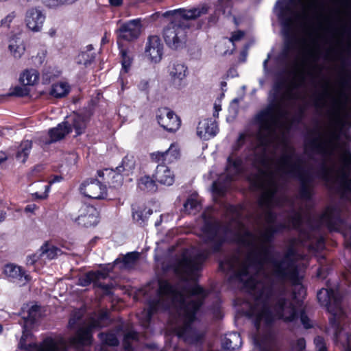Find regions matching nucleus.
<instances>
[{"instance_id": "obj_1", "label": "nucleus", "mask_w": 351, "mask_h": 351, "mask_svg": "<svg viewBox=\"0 0 351 351\" xmlns=\"http://www.w3.org/2000/svg\"><path fill=\"white\" fill-rule=\"evenodd\" d=\"M156 293L160 298L171 296L172 303L178 304V308L182 312L183 323L173 330L178 338L186 341L189 332L195 330L193 324L197 320V314L204 304V298L186 301L183 293L176 285L168 280L162 278L158 280Z\"/></svg>"}, {"instance_id": "obj_2", "label": "nucleus", "mask_w": 351, "mask_h": 351, "mask_svg": "<svg viewBox=\"0 0 351 351\" xmlns=\"http://www.w3.org/2000/svg\"><path fill=\"white\" fill-rule=\"evenodd\" d=\"M317 301L319 304L324 306L327 311L330 313L329 324L334 330V340L336 343H340L344 351H351V342L349 333L345 334V339L341 340L343 328L341 324L339 317L343 314L342 308V295L339 291L332 288H322L317 293Z\"/></svg>"}, {"instance_id": "obj_3", "label": "nucleus", "mask_w": 351, "mask_h": 351, "mask_svg": "<svg viewBox=\"0 0 351 351\" xmlns=\"http://www.w3.org/2000/svg\"><path fill=\"white\" fill-rule=\"evenodd\" d=\"M323 6V3L313 1L306 3L304 0H278L274 12L278 22H351L345 20H302L309 12Z\"/></svg>"}, {"instance_id": "obj_4", "label": "nucleus", "mask_w": 351, "mask_h": 351, "mask_svg": "<svg viewBox=\"0 0 351 351\" xmlns=\"http://www.w3.org/2000/svg\"><path fill=\"white\" fill-rule=\"evenodd\" d=\"M286 114L287 112L278 102L269 104L256 114L255 121L261 130L256 136L259 147L267 149L272 142V137L275 128L278 124L279 118L284 117Z\"/></svg>"}, {"instance_id": "obj_5", "label": "nucleus", "mask_w": 351, "mask_h": 351, "mask_svg": "<svg viewBox=\"0 0 351 351\" xmlns=\"http://www.w3.org/2000/svg\"><path fill=\"white\" fill-rule=\"evenodd\" d=\"M293 156V153L282 155L280 158V163L282 167L289 168L287 173L299 181L300 198L310 201L313 196L314 177L309 170L302 167L304 161L300 156H295V162L291 163Z\"/></svg>"}, {"instance_id": "obj_6", "label": "nucleus", "mask_w": 351, "mask_h": 351, "mask_svg": "<svg viewBox=\"0 0 351 351\" xmlns=\"http://www.w3.org/2000/svg\"><path fill=\"white\" fill-rule=\"evenodd\" d=\"M220 230L225 234L231 231L228 226H222L220 221L211 217L204 218L201 228L202 239L204 244H211L210 252L213 254L221 252L223 245L227 242L226 236L219 235Z\"/></svg>"}, {"instance_id": "obj_7", "label": "nucleus", "mask_w": 351, "mask_h": 351, "mask_svg": "<svg viewBox=\"0 0 351 351\" xmlns=\"http://www.w3.org/2000/svg\"><path fill=\"white\" fill-rule=\"evenodd\" d=\"M336 131L330 134V138L327 141H322L318 138H314L306 142V149L322 154L323 156H330L332 152L329 149L333 141H338L341 136L348 138V130L351 128V121L337 117L334 122Z\"/></svg>"}, {"instance_id": "obj_8", "label": "nucleus", "mask_w": 351, "mask_h": 351, "mask_svg": "<svg viewBox=\"0 0 351 351\" xmlns=\"http://www.w3.org/2000/svg\"><path fill=\"white\" fill-rule=\"evenodd\" d=\"M210 7L206 4L191 9L178 8L169 10L163 14L156 12L144 22H160L163 18L169 19V22H180V20H195L209 13ZM127 22H143L141 18L131 19Z\"/></svg>"}, {"instance_id": "obj_9", "label": "nucleus", "mask_w": 351, "mask_h": 351, "mask_svg": "<svg viewBox=\"0 0 351 351\" xmlns=\"http://www.w3.org/2000/svg\"><path fill=\"white\" fill-rule=\"evenodd\" d=\"M195 24L197 25V29L202 27V23H168L162 31V36L167 46L172 50L184 48L188 34Z\"/></svg>"}, {"instance_id": "obj_10", "label": "nucleus", "mask_w": 351, "mask_h": 351, "mask_svg": "<svg viewBox=\"0 0 351 351\" xmlns=\"http://www.w3.org/2000/svg\"><path fill=\"white\" fill-rule=\"evenodd\" d=\"M296 250L293 245L289 246L282 258L275 262V276L282 280L295 281L298 279L299 271L293 257Z\"/></svg>"}, {"instance_id": "obj_11", "label": "nucleus", "mask_w": 351, "mask_h": 351, "mask_svg": "<svg viewBox=\"0 0 351 351\" xmlns=\"http://www.w3.org/2000/svg\"><path fill=\"white\" fill-rule=\"evenodd\" d=\"M273 245L271 244L263 243L258 249L254 250L248 253L245 261L249 265L258 271L262 269L265 264L271 263L274 267L275 276V262L279 261L274 257Z\"/></svg>"}, {"instance_id": "obj_12", "label": "nucleus", "mask_w": 351, "mask_h": 351, "mask_svg": "<svg viewBox=\"0 0 351 351\" xmlns=\"http://www.w3.org/2000/svg\"><path fill=\"white\" fill-rule=\"evenodd\" d=\"M341 161L342 167L339 171V176L336 179L338 185L336 191L341 198H347L348 194H351V151L349 149L344 150Z\"/></svg>"}, {"instance_id": "obj_13", "label": "nucleus", "mask_w": 351, "mask_h": 351, "mask_svg": "<svg viewBox=\"0 0 351 351\" xmlns=\"http://www.w3.org/2000/svg\"><path fill=\"white\" fill-rule=\"evenodd\" d=\"M108 273V270L104 269L87 271L79 278L78 285L82 287H88L93 283L94 287L102 289L106 295H110L112 293V290L114 287L112 283L106 284L99 281L101 279H106L109 276Z\"/></svg>"}, {"instance_id": "obj_14", "label": "nucleus", "mask_w": 351, "mask_h": 351, "mask_svg": "<svg viewBox=\"0 0 351 351\" xmlns=\"http://www.w3.org/2000/svg\"><path fill=\"white\" fill-rule=\"evenodd\" d=\"M275 320H283L285 322H292L299 317L296 306L285 297L277 298L274 305Z\"/></svg>"}, {"instance_id": "obj_15", "label": "nucleus", "mask_w": 351, "mask_h": 351, "mask_svg": "<svg viewBox=\"0 0 351 351\" xmlns=\"http://www.w3.org/2000/svg\"><path fill=\"white\" fill-rule=\"evenodd\" d=\"M156 118L159 125L169 132H176L181 126L180 118L167 107L158 108Z\"/></svg>"}, {"instance_id": "obj_16", "label": "nucleus", "mask_w": 351, "mask_h": 351, "mask_svg": "<svg viewBox=\"0 0 351 351\" xmlns=\"http://www.w3.org/2000/svg\"><path fill=\"white\" fill-rule=\"evenodd\" d=\"M80 191L84 196L96 199H104L107 194L105 184L97 178L84 180L80 186Z\"/></svg>"}, {"instance_id": "obj_17", "label": "nucleus", "mask_w": 351, "mask_h": 351, "mask_svg": "<svg viewBox=\"0 0 351 351\" xmlns=\"http://www.w3.org/2000/svg\"><path fill=\"white\" fill-rule=\"evenodd\" d=\"M232 0H218L214 12L209 16L208 22H237L236 17L232 14Z\"/></svg>"}, {"instance_id": "obj_18", "label": "nucleus", "mask_w": 351, "mask_h": 351, "mask_svg": "<svg viewBox=\"0 0 351 351\" xmlns=\"http://www.w3.org/2000/svg\"><path fill=\"white\" fill-rule=\"evenodd\" d=\"M167 69L171 84L178 88L183 87L189 74L187 66L180 61L175 60L169 63Z\"/></svg>"}, {"instance_id": "obj_19", "label": "nucleus", "mask_w": 351, "mask_h": 351, "mask_svg": "<svg viewBox=\"0 0 351 351\" xmlns=\"http://www.w3.org/2000/svg\"><path fill=\"white\" fill-rule=\"evenodd\" d=\"M163 44L158 36H149L146 43L145 55L151 62L158 63L163 56Z\"/></svg>"}, {"instance_id": "obj_20", "label": "nucleus", "mask_w": 351, "mask_h": 351, "mask_svg": "<svg viewBox=\"0 0 351 351\" xmlns=\"http://www.w3.org/2000/svg\"><path fill=\"white\" fill-rule=\"evenodd\" d=\"M319 221L325 223L330 231L335 230L342 222L341 208L337 205L327 206L320 215Z\"/></svg>"}, {"instance_id": "obj_21", "label": "nucleus", "mask_w": 351, "mask_h": 351, "mask_svg": "<svg viewBox=\"0 0 351 351\" xmlns=\"http://www.w3.org/2000/svg\"><path fill=\"white\" fill-rule=\"evenodd\" d=\"M143 28V23H122L117 30V43L121 40L132 42L138 39Z\"/></svg>"}, {"instance_id": "obj_22", "label": "nucleus", "mask_w": 351, "mask_h": 351, "mask_svg": "<svg viewBox=\"0 0 351 351\" xmlns=\"http://www.w3.org/2000/svg\"><path fill=\"white\" fill-rule=\"evenodd\" d=\"M180 156V149L175 143L171 144L170 147L165 152H155L150 154L152 161L160 163V165L171 164L176 161Z\"/></svg>"}, {"instance_id": "obj_23", "label": "nucleus", "mask_w": 351, "mask_h": 351, "mask_svg": "<svg viewBox=\"0 0 351 351\" xmlns=\"http://www.w3.org/2000/svg\"><path fill=\"white\" fill-rule=\"evenodd\" d=\"M79 213L76 219L79 225L88 228L98 223V212L95 206L85 204L80 209Z\"/></svg>"}, {"instance_id": "obj_24", "label": "nucleus", "mask_w": 351, "mask_h": 351, "mask_svg": "<svg viewBox=\"0 0 351 351\" xmlns=\"http://www.w3.org/2000/svg\"><path fill=\"white\" fill-rule=\"evenodd\" d=\"M98 176L106 187L107 186L112 188H118L121 186L123 182V173L115 169L106 168L104 170L97 171Z\"/></svg>"}, {"instance_id": "obj_25", "label": "nucleus", "mask_w": 351, "mask_h": 351, "mask_svg": "<svg viewBox=\"0 0 351 351\" xmlns=\"http://www.w3.org/2000/svg\"><path fill=\"white\" fill-rule=\"evenodd\" d=\"M219 132L217 123L212 118L200 120L197 127V134L203 140H208Z\"/></svg>"}, {"instance_id": "obj_26", "label": "nucleus", "mask_w": 351, "mask_h": 351, "mask_svg": "<svg viewBox=\"0 0 351 351\" xmlns=\"http://www.w3.org/2000/svg\"><path fill=\"white\" fill-rule=\"evenodd\" d=\"M153 178L156 182L167 186L172 185L175 181L173 171L166 165L158 164L153 174Z\"/></svg>"}, {"instance_id": "obj_27", "label": "nucleus", "mask_w": 351, "mask_h": 351, "mask_svg": "<svg viewBox=\"0 0 351 351\" xmlns=\"http://www.w3.org/2000/svg\"><path fill=\"white\" fill-rule=\"evenodd\" d=\"M89 324L86 327L79 328L75 335L71 339V343L76 346H89L93 342V330Z\"/></svg>"}, {"instance_id": "obj_28", "label": "nucleus", "mask_w": 351, "mask_h": 351, "mask_svg": "<svg viewBox=\"0 0 351 351\" xmlns=\"http://www.w3.org/2000/svg\"><path fill=\"white\" fill-rule=\"evenodd\" d=\"M298 64H294V69L291 71H287L289 74H291L293 75V78L291 80L289 87L287 89V91L284 94V97L287 99L294 98L295 96L292 93V90L294 89H298L302 87L305 82V77L303 71H297Z\"/></svg>"}, {"instance_id": "obj_29", "label": "nucleus", "mask_w": 351, "mask_h": 351, "mask_svg": "<svg viewBox=\"0 0 351 351\" xmlns=\"http://www.w3.org/2000/svg\"><path fill=\"white\" fill-rule=\"evenodd\" d=\"M72 132L70 123L63 121L58 123L56 127L50 128L48 132L50 140L48 144L55 143L63 139L67 134Z\"/></svg>"}, {"instance_id": "obj_30", "label": "nucleus", "mask_w": 351, "mask_h": 351, "mask_svg": "<svg viewBox=\"0 0 351 351\" xmlns=\"http://www.w3.org/2000/svg\"><path fill=\"white\" fill-rule=\"evenodd\" d=\"M139 258L140 253L138 252H130L125 255L120 254V256L114 261L113 263L114 265L121 264L119 267L121 269H131L134 267Z\"/></svg>"}, {"instance_id": "obj_31", "label": "nucleus", "mask_w": 351, "mask_h": 351, "mask_svg": "<svg viewBox=\"0 0 351 351\" xmlns=\"http://www.w3.org/2000/svg\"><path fill=\"white\" fill-rule=\"evenodd\" d=\"M263 319L267 325H271L275 322V316L270 307L262 306L260 312L256 314L253 323L257 330L260 328Z\"/></svg>"}, {"instance_id": "obj_32", "label": "nucleus", "mask_w": 351, "mask_h": 351, "mask_svg": "<svg viewBox=\"0 0 351 351\" xmlns=\"http://www.w3.org/2000/svg\"><path fill=\"white\" fill-rule=\"evenodd\" d=\"M118 47L119 49L120 62L122 66L121 71L127 73L130 71L134 60V56L128 48L123 47L119 42H118Z\"/></svg>"}, {"instance_id": "obj_33", "label": "nucleus", "mask_w": 351, "mask_h": 351, "mask_svg": "<svg viewBox=\"0 0 351 351\" xmlns=\"http://www.w3.org/2000/svg\"><path fill=\"white\" fill-rule=\"evenodd\" d=\"M19 34L12 36L9 40L8 49L15 58H20L25 51L23 40Z\"/></svg>"}, {"instance_id": "obj_34", "label": "nucleus", "mask_w": 351, "mask_h": 351, "mask_svg": "<svg viewBox=\"0 0 351 351\" xmlns=\"http://www.w3.org/2000/svg\"><path fill=\"white\" fill-rule=\"evenodd\" d=\"M152 213V209L146 206H138L136 209H132L134 220L141 226L146 225L148 218Z\"/></svg>"}, {"instance_id": "obj_35", "label": "nucleus", "mask_w": 351, "mask_h": 351, "mask_svg": "<svg viewBox=\"0 0 351 351\" xmlns=\"http://www.w3.org/2000/svg\"><path fill=\"white\" fill-rule=\"evenodd\" d=\"M137 186L141 191L146 193L156 192L158 189L156 180L147 175L138 179Z\"/></svg>"}, {"instance_id": "obj_36", "label": "nucleus", "mask_w": 351, "mask_h": 351, "mask_svg": "<svg viewBox=\"0 0 351 351\" xmlns=\"http://www.w3.org/2000/svg\"><path fill=\"white\" fill-rule=\"evenodd\" d=\"M39 80V73L36 69H26L21 75L19 81L24 86H33Z\"/></svg>"}, {"instance_id": "obj_37", "label": "nucleus", "mask_w": 351, "mask_h": 351, "mask_svg": "<svg viewBox=\"0 0 351 351\" xmlns=\"http://www.w3.org/2000/svg\"><path fill=\"white\" fill-rule=\"evenodd\" d=\"M256 239L255 234L251 231L246 230L242 234H235V238L234 241L239 245H241L245 247L254 246V242Z\"/></svg>"}, {"instance_id": "obj_38", "label": "nucleus", "mask_w": 351, "mask_h": 351, "mask_svg": "<svg viewBox=\"0 0 351 351\" xmlns=\"http://www.w3.org/2000/svg\"><path fill=\"white\" fill-rule=\"evenodd\" d=\"M32 148V141L26 140L21 142L16 153L15 158L17 160L25 163L28 158Z\"/></svg>"}, {"instance_id": "obj_39", "label": "nucleus", "mask_w": 351, "mask_h": 351, "mask_svg": "<svg viewBox=\"0 0 351 351\" xmlns=\"http://www.w3.org/2000/svg\"><path fill=\"white\" fill-rule=\"evenodd\" d=\"M71 87L68 83H56L51 86L49 94L56 98H63L69 95Z\"/></svg>"}, {"instance_id": "obj_40", "label": "nucleus", "mask_w": 351, "mask_h": 351, "mask_svg": "<svg viewBox=\"0 0 351 351\" xmlns=\"http://www.w3.org/2000/svg\"><path fill=\"white\" fill-rule=\"evenodd\" d=\"M71 130L74 129L77 136L84 134L86 128V120L85 117L80 114H75L72 117L70 124Z\"/></svg>"}, {"instance_id": "obj_41", "label": "nucleus", "mask_w": 351, "mask_h": 351, "mask_svg": "<svg viewBox=\"0 0 351 351\" xmlns=\"http://www.w3.org/2000/svg\"><path fill=\"white\" fill-rule=\"evenodd\" d=\"M179 267L186 273H191L199 269L200 264L196 258H182L178 263Z\"/></svg>"}, {"instance_id": "obj_42", "label": "nucleus", "mask_w": 351, "mask_h": 351, "mask_svg": "<svg viewBox=\"0 0 351 351\" xmlns=\"http://www.w3.org/2000/svg\"><path fill=\"white\" fill-rule=\"evenodd\" d=\"M110 321V314L107 311H101L97 317H91L88 324L93 329H101L104 326V323Z\"/></svg>"}, {"instance_id": "obj_43", "label": "nucleus", "mask_w": 351, "mask_h": 351, "mask_svg": "<svg viewBox=\"0 0 351 351\" xmlns=\"http://www.w3.org/2000/svg\"><path fill=\"white\" fill-rule=\"evenodd\" d=\"M4 273L8 277L17 280H21L25 274L21 267L13 264H7L4 268Z\"/></svg>"}, {"instance_id": "obj_44", "label": "nucleus", "mask_w": 351, "mask_h": 351, "mask_svg": "<svg viewBox=\"0 0 351 351\" xmlns=\"http://www.w3.org/2000/svg\"><path fill=\"white\" fill-rule=\"evenodd\" d=\"M45 20V14L38 8H32L26 12L25 22H43Z\"/></svg>"}, {"instance_id": "obj_45", "label": "nucleus", "mask_w": 351, "mask_h": 351, "mask_svg": "<svg viewBox=\"0 0 351 351\" xmlns=\"http://www.w3.org/2000/svg\"><path fill=\"white\" fill-rule=\"evenodd\" d=\"M96 55L93 51H81L75 58L77 64L84 65L87 67L90 66L95 59Z\"/></svg>"}, {"instance_id": "obj_46", "label": "nucleus", "mask_w": 351, "mask_h": 351, "mask_svg": "<svg viewBox=\"0 0 351 351\" xmlns=\"http://www.w3.org/2000/svg\"><path fill=\"white\" fill-rule=\"evenodd\" d=\"M62 341H56L52 337L45 338L38 346L37 351H59Z\"/></svg>"}, {"instance_id": "obj_47", "label": "nucleus", "mask_w": 351, "mask_h": 351, "mask_svg": "<svg viewBox=\"0 0 351 351\" xmlns=\"http://www.w3.org/2000/svg\"><path fill=\"white\" fill-rule=\"evenodd\" d=\"M269 161L270 158L267 154V149H263L261 152L256 153L254 154V158L253 160L252 164L253 166L256 168H258V166L268 168L269 167Z\"/></svg>"}, {"instance_id": "obj_48", "label": "nucleus", "mask_w": 351, "mask_h": 351, "mask_svg": "<svg viewBox=\"0 0 351 351\" xmlns=\"http://www.w3.org/2000/svg\"><path fill=\"white\" fill-rule=\"evenodd\" d=\"M98 337L101 341L102 344L108 346L115 347L119 344V341L117 335L114 333L110 332H101L99 333Z\"/></svg>"}, {"instance_id": "obj_49", "label": "nucleus", "mask_w": 351, "mask_h": 351, "mask_svg": "<svg viewBox=\"0 0 351 351\" xmlns=\"http://www.w3.org/2000/svg\"><path fill=\"white\" fill-rule=\"evenodd\" d=\"M245 32L243 30L239 29V30L232 32L231 33V36L230 38L224 37L223 38L224 39H228L229 43H232V48L230 50H228V49L226 50L223 53L225 55L232 54L236 50L235 42L241 40L245 37Z\"/></svg>"}, {"instance_id": "obj_50", "label": "nucleus", "mask_w": 351, "mask_h": 351, "mask_svg": "<svg viewBox=\"0 0 351 351\" xmlns=\"http://www.w3.org/2000/svg\"><path fill=\"white\" fill-rule=\"evenodd\" d=\"M134 167L135 162L133 160V157L125 156L122 159L121 165L117 167V170L121 171L122 173H125V176H128L129 173L131 172Z\"/></svg>"}, {"instance_id": "obj_51", "label": "nucleus", "mask_w": 351, "mask_h": 351, "mask_svg": "<svg viewBox=\"0 0 351 351\" xmlns=\"http://www.w3.org/2000/svg\"><path fill=\"white\" fill-rule=\"evenodd\" d=\"M300 40L297 36H289L285 38V46L283 49L282 54L285 56H287L288 53L296 49L298 45L300 44Z\"/></svg>"}, {"instance_id": "obj_52", "label": "nucleus", "mask_w": 351, "mask_h": 351, "mask_svg": "<svg viewBox=\"0 0 351 351\" xmlns=\"http://www.w3.org/2000/svg\"><path fill=\"white\" fill-rule=\"evenodd\" d=\"M271 297V291H265L264 289H261L254 293V299L255 302L262 304V306L270 307L269 300Z\"/></svg>"}, {"instance_id": "obj_53", "label": "nucleus", "mask_w": 351, "mask_h": 351, "mask_svg": "<svg viewBox=\"0 0 351 351\" xmlns=\"http://www.w3.org/2000/svg\"><path fill=\"white\" fill-rule=\"evenodd\" d=\"M285 38L296 36L294 33L293 25H338V23H280Z\"/></svg>"}, {"instance_id": "obj_54", "label": "nucleus", "mask_w": 351, "mask_h": 351, "mask_svg": "<svg viewBox=\"0 0 351 351\" xmlns=\"http://www.w3.org/2000/svg\"><path fill=\"white\" fill-rule=\"evenodd\" d=\"M277 234L272 228V226H268L265 231L261 234V238L263 243L271 244Z\"/></svg>"}, {"instance_id": "obj_55", "label": "nucleus", "mask_w": 351, "mask_h": 351, "mask_svg": "<svg viewBox=\"0 0 351 351\" xmlns=\"http://www.w3.org/2000/svg\"><path fill=\"white\" fill-rule=\"evenodd\" d=\"M243 167V160L240 157L232 158V156H228L227 158V167L226 170H229L230 168L232 167L237 173L241 171Z\"/></svg>"}, {"instance_id": "obj_56", "label": "nucleus", "mask_w": 351, "mask_h": 351, "mask_svg": "<svg viewBox=\"0 0 351 351\" xmlns=\"http://www.w3.org/2000/svg\"><path fill=\"white\" fill-rule=\"evenodd\" d=\"M271 175V173H269L267 171L258 168V173L254 174L252 179H250V184L255 187L260 186L262 178H266Z\"/></svg>"}, {"instance_id": "obj_57", "label": "nucleus", "mask_w": 351, "mask_h": 351, "mask_svg": "<svg viewBox=\"0 0 351 351\" xmlns=\"http://www.w3.org/2000/svg\"><path fill=\"white\" fill-rule=\"evenodd\" d=\"M40 250L42 255L47 254L49 258L53 259L56 257L59 249L53 245L50 246L48 243H45L40 247Z\"/></svg>"}, {"instance_id": "obj_58", "label": "nucleus", "mask_w": 351, "mask_h": 351, "mask_svg": "<svg viewBox=\"0 0 351 351\" xmlns=\"http://www.w3.org/2000/svg\"><path fill=\"white\" fill-rule=\"evenodd\" d=\"M212 191L219 197H223L227 193V188L223 182L214 181L212 184Z\"/></svg>"}, {"instance_id": "obj_59", "label": "nucleus", "mask_w": 351, "mask_h": 351, "mask_svg": "<svg viewBox=\"0 0 351 351\" xmlns=\"http://www.w3.org/2000/svg\"><path fill=\"white\" fill-rule=\"evenodd\" d=\"M29 93L30 89L28 87H27V86H16L12 88V90L10 93V95L18 97H23L28 96L29 95Z\"/></svg>"}, {"instance_id": "obj_60", "label": "nucleus", "mask_w": 351, "mask_h": 351, "mask_svg": "<svg viewBox=\"0 0 351 351\" xmlns=\"http://www.w3.org/2000/svg\"><path fill=\"white\" fill-rule=\"evenodd\" d=\"M184 290L191 296H206V292L204 289L198 284H195L194 285L186 287L184 288Z\"/></svg>"}, {"instance_id": "obj_61", "label": "nucleus", "mask_w": 351, "mask_h": 351, "mask_svg": "<svg viewBox=\"0 0 351 351\" xmlns=\"http://www.w3.org/2000/svg\"><path fill=\"white\" fill-rule=\"evenodd\" d=\"M160 304V300H154L149 302L147 311V315L149 319H151V317L158 312Z\"/></svg>"}, {"instance_id": "obj_62", "label": "nucleus", "mask_w": 351, "mask_h": 351, "mask_svg": "<svg viewBox=\"0 0 351 351\" xmlns=\"http://www.w3.org/2000/svg\"><path fill=\"white\" fill-rule=\"evenodd\" d=\"M246 263H247V265H243L241 268L232 276V278H235L240 282L243 281V277H246L249 275V267H252L249 265L248 262L246 261Z\"/></svg>"}, {"instance_id": "obj_63", "label": "nucleus", "mask_w": 351, "mask_h": 351, "mask_svg": "<svg viewBox=\"0 0 351 351\" xmlns=\"http://www.w3.org/2000/svg\"><path fill=\"white\" fill-rule=\"evenodd\" d=\"M289 221L292 224V228L298 230L302 224V217L300 213L293 211V215L289 217Z\"/></svg>"}, {"instance_id": "obj_64", "label": "nucleus", "mask_w": 351, "mask_h": 351, "mask_svg": "<svg viewBox=\"0 0 351 351\" xmlns=\"http://www.w3.org/2000/svg\"><path fill=\"white\" fill-rule=\"evenodd\" d=\"M330 172V169L326 166L325 163H322L317 171V176L326 182H329Z\"/></svg>"}]
</instances>
